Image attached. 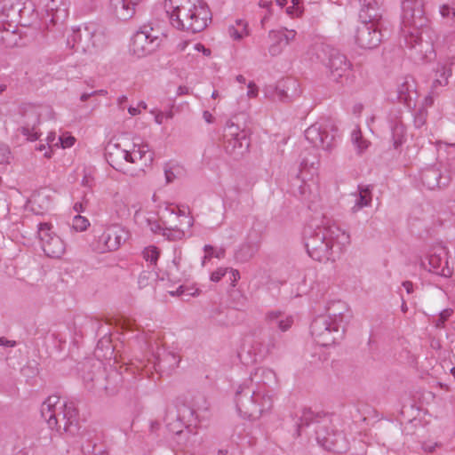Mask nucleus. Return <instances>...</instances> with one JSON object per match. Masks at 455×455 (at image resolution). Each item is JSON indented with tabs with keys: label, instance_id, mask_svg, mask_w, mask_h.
Listing matches in <instances>:
<instances>
[{
	"label": "nucleus",
	"instance_id": "obj_30",
	"mask_svg": "<svg viewBox=\"0 0 455 455\" xmlns=\"http://www.w3.org/2000/svg\"><path fill=\"white\" fill-rule=\"evenodd\" d=\"M170 442L180 449L193 446L198 442L196 426H192V424L186 426L185 429L177 435H173Z\"/></svg>",
	"mask_w": 455,
	"mask_h": 455
},
{
	"label": "nucleus",
	"instance_id": "obj_14",
	"mask_svg": "<svg viewBox=\"0 0 455 455\" xmlns=\"http://www.w3.org/2000/svg\"><path fill=\"white\" fill-rule=\"evenodd\" d=\"M37 234L42 249L46 256L52 259H60L66 251V243L53 230V226L48 222L39 223Z\"/></svg>",
	"mask_w": 455,
	"mask_h": 455
},
{
	"label": "nucleus",
	"instance_id": "obj_53",
	"mask_svg": "<svg viewBox=\"0 0 455 455\" xmlns=\"http://www.w3.org/2000/svg\"><path fill=\"white\" fill-rule=\"evenodd\" d=\"M156 274L154 271H143L139 276V285L145 287L149 283V280L155 279Z\"/></svg>",
	"mask_w": 455,
	"mask_h": 455
},
{
	"label": "nucleus",
	"instance_id": "obj_58",
	"mask_svg": "<svg viewBox=\"0 0 455 455\" xmlns=\"http://www.w3.org/2000/svg\"><path fill=\"white\" fill-rule=\"evenodd\" d=\"M247 97L250 99H254L259 95V87L256 85L254 82H250L247 85Z\"/></svg>",
	"mask_w": 455,
	"mask_h": 455
},
{
	"label": "nucleus",
	"instance_id": "obj_60",
	"mask_svg": "<svg viewBox=\"0 0 455 455\" xmlns=\"http://www.w3.org/2000/svg\"><path fill=\"white\" fill-rule=\"evenodd\" d=\"M313 412L310 410H306L303 411V415L301 416V423L299 425V427H302L304 425L308 426L310 424L309 419H312Z\"/></svg>",
	"mask_w": 455,
	"mask_h": 455
},
{
	"label": "nucleus",
	"instance_id": "obj_29",
	"mask_svg": "<svg viewBox=\"0 0 455 455\" xmlns=\"http://www.w3.org/2000/svg\"><path fill=\"white\" fill-rule=\"evenodd\" d=\"M372 196L369 187L358 188V191L350 194L349 204H351L350 210L353 213H356L363 207L370 206L371 204Z\"/></svg>",
	"mask_w": 455,
	"mask_h": 455
},
{
	"label": "nucleus",
	"instance_id": "obj_31",
	"mask_svg": "<svg viewBox=\"0 0 455 455\" xmlns=\"http://www.w3.org/2000/svg\"><path fill=\"white\" fill-rule=\"evenodd\" d=\"M32 210L36 213L47 211L52 204V193L47 188H43L33 194L30 199Z\"/></svg>",
	"mask_w": 455,
	"mask_h": 455
},
{
	"label": "nucleus",
	"instance_id": "obj_54",
	"mask_svg": "<svg viewBox=\"0 0 455 455\" xmlns=\"http://www.w3.org/2000/svg\"><path fill=\"white\" fill-rule=\"evenodd\" d=\"M252 256V249L249 245L243 246L237 252H236V259L241 261H246Z\"/></svg>",
	"mask_w": 455,
	"mask_h": 455
},
{
	"label": "nucleus",
	"instance_id": "obj_32",
	"mask_svg": "<svg viewBox=\"0 0 455 455\" xmlns=\"http://www.w3.org/2000/svg\"><path fill=\"white\" fill-rule=\"evenodd\" d=\"M266 321L271 325H276L282 331H288L293 324L294 319L279 310H271L266 314Z\"/></svg>",
	"mask_w": 455,
	"mask_h": 455
},
{
	"label": "nucleus",
	"instance_id": "obj_12",
	"mask_svg": "<svg viewBox=\"0 0 455 455\" xmlns=\"http://www.w3.org/2000/svg\"><path fill=\"white\" fill-rule=\"evenodd\" d=\"M337 130L328 120L316 122L305 131V138L315 148L331 152L335 147Z\"/></svg>",
	"mask_w": 455,
	"mask_h": 455
},
{
	"label": "nucleus",
	"instance_id": "obj_55",
	"mask_svg": "<svg viewBox=\"0 0 455 455\" xmlns=\"http://www.w3.org/2000/svg\"><path fill=\"white\" fill-rule=\"evenodd\" d=\"M285 12L291 19L300 18L304 13V7L291 5L286 8Z\"/></svg>",
	"mask_w": 455,
	"mask_h": 455
},
{
	"label": "nucleus",
	"instance_id": "obj_19",
	"mask_svg": "<svg viewBox=\"0 0 455 455\" xmlns=\"http://www.w3.org/2000/svg\"><path fill=\"white\" fill-rule=\"evenodd\" d=\"M153 28L144 27L132 36L131 50L140 58L152 52L158 45V36L152 34Z\"/></svg>",
	"mask_w": 455,
	"mask_h": 455
},
{
	"label": "nucleus",
	"instance_id": "obj_42",
	"mask_svg": "<svg viewBox=\"0 0 455 455\" xmlns=\"http://www.w3.org/2000/svg\"><path fill=\"white\" fill-rule=\"evenodd\" d=\"M228 31L230 36L235 40H240L248 36L247 24L242 20H237L235 26H231Z\"/></svg>",
	"mask_w": 455,
	"mask_h": 455
},
{
	"label": "nucleus",
	"instance_id": "obj_20",
	"mask_svg": "<svg viewBox=\"0 0 455 455\" xmlns=\"http://www.w3.org/2000/svg\"><path fill=\"white\" fill-rule=\"evenodd\" d=\"M127 163L133 164L137 166L135 172H130V175L135 176L137 172H144L145 167L151 164L154 156L153 152L149 149V146L146 143H133L132 149H127Z\"/></svg>",
	"mask_w": 455,
	"mask_h": 455
},
{
	"label": "nucleus",
	"instance_id": "obj_35",
	"mask_svg": "<svg viewBox=\"0 0 455 455\" xmlns=\"http://www.w3.org/2000/svg\"><path fill=\"white\" fill-rule=\"evenodd\" d=\"M83 443L81 449L84 454L92 455H108V452L102 449L98 448L96 442L93 440V435L91 432L84 433L82 435Z\"/></svg>",
	"mask_w": 455,
	"mask_h": 455
},
{
	"label": "nucleus",
	"instance_id": "obj_52",
	"mask_svg": "<svg viewBox=\"0 0 455 455\" xmlns=\"http://www.w3.org/2000/svg\"><path fill=\"white\" fill-rule=\"evenodd\" d=\"M76 142V139L68 132H63L59 136V147L62 148H71Z\"/></svg>",
	"mask_w": 455,
	"mask_h": 455
},
{
	"label": "nucleus",
	"instance_id": "obj_7",
	"mask_svg": "<svg viewBox=\"0 0 455 455\" xmlns=\"http://www.w3.org/2000/svg\"><path fill=\"white\" fill-rule=\"evenodd\" d=\"M107 43L105 28L95 22H88L73 28L67 39V44L71 49L90 53L103 48Z\"/></svg>",
	"mask_w": 455,
	"mask_h": 455
},
{
	"label": "nucleus",
	"instance_id": "obj_56",
	"mask_svg": "<svg viewBox=\"0 0 455 455\" xmlns=\"http://www.w3.org/2000/svg\"><path fill=\"white\" fill-rule=\"evenodd\" d=\"M11 158V151L8 146L0 144V165L9 163Z\"/></svg>",
	"mask_w": 455,
	"mask_h": 455
},
{
	"label": "nucleus",
	"instance_id": "obj_10",
	"mask_svg": "<svg viewBox=\"0 0 455 455\" xmlns=\"http://www.w3.org/2000/svg\"><path fill=\"white\" fill-rule=\"evenodd\" d=\"M315 428L317 443L327 451L336 453L345 452L348 448V441L337 427L339 424V419L323 418L316 422Z\"/></svg>",
	"mask_w": 455,
	"mask_h": 455
},
{
	"label": "nucleus",
	"instance_id": "obj_46",
	"mask_svg": "<svg viewBox=\"0 0 455 455\" xmlns=\"http://www.w3.org/2000/svg\"><path fill=\"white\" fill-rule=\"evenodd\" d=\"M115 211L119 217H124L130 214L127 198L116 196L114 198Z\"/></svg>",
	"mask_w": 455,
	"mask_h": 455
},
{
	"label": "nucleus",
	"instance_id": "obj_4",
	"mask_svg": "<svg viewBox=\"0 0 455 455\" xmlns=\"http://www.w3.org/2000/svg\"><path fill=\"white\" fill-rule=\"evenodd\" d=\"M326 313L315 317L311 323V334L322 347L333 345L342 339L346 326L352 317L348 305L342 300L330 301Z\"/></svg>",
	"mask_w": 455,
	"mask_h": 455
},
{
	"label": "nucleus",
	"instance_id": "obj_33",
	"mask_svg": "<svg viewBox=\"0 0 455 455\" xmlns=\"http://www.w3.org/2000/svg\"><path fill=\"white\" fill-rule=\"evenodd\" d=\"M390 129L392 133V140L395 148H398L406 141V129L400 117L391 121Z\"/></svg>",
	"mask_w": 455,
	"mask_h": 455
},
{
	"label": "nucleus",
	"instance_id": "obj_1",
	"mask_svg": "<svg viewBox=\"0 0 455 455\" xmlns=\"http://www.w3.org/2000/svg\"><path fill=\"white\" fill-rule=\"evenodd\" d=\"M277 385L275 372L267 367H259L237 388L235 396L236 410L241 416L259 419L273 407V386Z\"/></svg>",
	"mask_w": 455,
	"mask_h": 455
},
{
	"label": "nucleus",
	"instance_id": "obj_28",
	"mask_svg": "<svg viewBox=\"0 0 455 455\" xmlns=\"http://www.w3.org/2000/svg\"><path fill=\"white\" fill-rule=\"evenodd\" d=\"M24 0H2L0 10L12 22H20L24 12Z\"/></svg>",
	"mask_w": 455,
	"mask_h": 455
},
{
	"label": "nucleus",
	"instance_id": "obj_39",
	"mask_svg": "<svg viewBox=\"0 0 455 455\" xmlns=\"http://www.w3.org/2000/svg\"><path fill=\"white\" fill-rule=\"evenodd\" d=\"M441 175L438 171L431 169L423 172L422 174V181L423 183L430 189H434L438 187L441 188L445 186V182H441Z\"/></svg>",
	"mask_w": 455,
	"mask_h": 455
},
{
	"label": "nucleus",
	"instance_id": "obj_51",
	"mask_svg": "<svg viewBox=\"0 0 455 455\" xmlns=\"http://www.w3.org/2000/svg\"><path fill=\"white\" fill-rule=\"evenodd\" d=\"M453 310L451 308H445L439 314L437 319L435 321V326L442 329L445 326L446 321L452 315Z\"/></svg>",
	"mask_w": 455,
	"mask_h": 455
},
{
	"label": "nucleus",
	"instance_id": "obj_21",
	"mask_svg": "<svg viewBox=\"0 0 455 455\" xmlns=\"http://www.w3.org/2000/svg\"><path fill=\"white\" fill-rule=\"evenodd\" d=\"M374 20L363 22L356 30V44L363 49H373L381 42V33L375 26Z\"/></svg>",
	"mask_w": 455,
	"mask_h": 455
},
{
	"label": "nucleus",
	"instance_id": "obj_6",
	"mask_svg": "<svg viewBox=\"0 0 455 455\" xmlns=\"http://www.w3.org/2000/svg\"><path fill=\"white\" fill-rule=\"evenodd\" d=\"M41 415L52 429L64 431L74 435L79 431L78 411L73 402L61 401L57 395H50L41 405Z\"/></svg>",
	"mask_w": 455,
	"mask_h": 455
},
{
	"label": "nucleus",
	"instance_id": "obj_13",
	"mask_svg": "<svg viewBox=\"0 0 455 455\" xmlns=\"http://www.w3.org/2000/svg\"><path fill=\"white\" fill-rule=\"evenodd\" d=\"M250 142L246 132L232 121H228L224 128L222 147L225 152L236 158L243 155Z\"/></svg>",
	"mask_w": 455,
	"mask_h": 455
},
{
	"label": "nucleus",
	"instance_id": "obj_23",
	"mask_svg": "<svg viewBox=\"0 0 455 455\" xmlns=\"http://www.w3.org/2000/svg\"><path fill=\"white\" fill-rule=\"evenodd\" d=\"M297 32L294 29L281 28L279 29H272L268 32V37L272 41L268 47V52L271 56L280 55L285 47L290 44L296 37Z\"/></svg>",
	"mask_w": 455,
	"mask_h": 455
},
{
	"label": "nucleus",
	"instance_id": "obj_5",
	"mask_svg": "<svg viewBox=\"0 0 455 455\" xmlns=\"http://www.w3.org/2000/svg\"><path fill=\"white\" fill-rule=\"evenodd\" d=\"M164 9L173 28L192 34L203 31L212 20L210 9L199 0H165Z\"/></svg>",
	"mask_w": 455,
	"mask_h": 455
},
{
	"label": "nucleus",
	"instance_id": "obj_24",
	"mask_svg": "<svg viewBox=\"0 0 455 455\" xmlns=\"http://www.w3.org/2000/svg\"><path fill=\"white\" fill-rule=\"evenodd\" d=\"M327 52L328 60L324 62V65L330 70L332 78L338 82L339 79L347 76L350 70L351 64L347 57L338 50L329 49Z\"/></svg>",
	"mask_w": 455,
	"mask_h": 455
},
{
	"label": "nucleus",
	"instance_id": "obj_62",
	"mask_svg": "<svg viewBox=\"0 0 455 455\" xmlns=\"http://www.w3.org/2000/svg\"><path fill=\"white\" fill-rule=\"evenodd\" d=\"M193 48H194V50H196L197 52H202L204 53V55L208 56L211 54L210 49L205 48L204 45L200 43L195 44L193 45Z\"/></svg>",
	"mask_w": 455,
	"mask_h": 455
},
{
	"label": "nucleus",
	"instance_id": "obj_57",
	"mask_svg": "<svg viewBox=\"0 0 455 455\" xmlns=\"http://www.w3.org/2000/svg\"><path fill=\"white\" fill-rule=\"evenodd\" d=\"M228 272V267H219L211 274L210 279L212 282H219Z\"/></svg>",
	"mask_w": 455,
	"mask_h": 455
},
{
	"label": "nucleus",
	"instance_id": "obj_25",
	"mask_svg": "<svg viewBox=\"0 0 455 455\" xmlns=\"http://www.w3.org/2000/svg\"><path fill=\"white\" fill-rule=\"evenodd\" d=\"M127 148H122L119 143H109L106 148V159L108 163L116 171L128 173L125 169L127 164Z\"/></svg>",
	"mask_w": 455,
	"mask_h": 455
},
{
	"label": "nucleus",
	"instance_id": "obj_16",
	"mask_svg": "<svg viewBox=\"0 0 455 455\" xmlns=\"http://www.w3.org/2000/svg\"><path fill=\"white\" fill-rule=\"evenodd\" d=\"M273 346V344H265L259 337L247 336L238 355L243 364H251L263 360Z\"/></svg>",
	"mask_w": 455,
	"mask_h": 455
},
{
	"label": "nucleus",
	"instance_id": "obj_27",
	"mask_svg": "<svg viewBox=\"0 0 455 455\" xmlns=\"http://www.w3.org/2000/svg\"><path fill=\"white\" fill-rule=\"evenodd\" d=\"M415 81L411 76L400 77L396 83V100L411 107L412 95L416 94Z\"/></svg>",
	"mask_w": 455,
	"mask_h": 455
},
{
	"label": "nucleus",
	"instance_id": "obj_34",
	"mask_svg": "<svg viewBox=\"0 0 455 455\" xmlns=\"http://www.w3.org/2000/svg\"><path fill=\"white\" fill-rule=\"evenodd\" d=\"M360 17L369 20H378L380 17L378 0H361Z\"/></svg>",
	"mask_w": 455,
	"mask_h": 455
},
{
	"label": "nucleus",
	"instance_id": "obj_18",
	"mask_svg": "<svg viewBox=\"0 0 455 455\" xmlns=\"http://www.w3.org/2000/svg\"><path fill=\"white\" fill-rule=\"evenodd\" d=\"M38 6L44 13V20L47 28L63 24L68 16L67 0H40Z\"/></svg>",
	"mask_w": 455,
	"mask_h": 455
},
{
	"label": "nucleus",
	"instance_id": "obj_61",
	"mask_svg": "<svg viewBox=\"0 0 455 455\" xmlns=\"http://www.w3.org/2000/svg\"><path fill=\"white\" fill-rule=\"evenodd\" d=\"M150 113L155 116V122L157 124H162L164 120V113L156 109L150 110Z\"/></svg>",
	"mask_w": 455,
	"mask_h": 455
},
{
	"label": "nucleus",
	"instance_id": "obj_22",
	"mask_svg": "<svg viewBox=\"0 0 455 455\" xmlns=\"http://www.w3.org/2000/svg\"><path fill=\"white\" fill-rule=\"evenodd\" d=\"M452 60L451 58L439 60L433 69V79L430 86L432 94H440L441 88L448 85L449 78L452 76Z\"/></svg>",
	"mask_w": 455,
	"mask_h": 455
},
{
	"label": "nucleus",
	"instance_id": "obj_44",
	"mask_svg": "<svg viewBox=\"0 0 455 455\" xmlns=\"http://www.w3.org/2000/svg\"><path fill=\"white\" fill-rule=\"evenodd\" d=\"M284 87L288 92L290 101L297 99L300 93L301 89L299 82L294 78H286Z\"/></svg>",
	"mask_w": 455,
	"mask_h": 455
},
{
	"label": "nucleus",
	"instance_id": "obj_48",
	"mask_svg": "<svg viewBox=\"0 0 455 455\" xmlns=\"http://www.w3.org/2000/svg\"><path fill=\"white\" fill-rule=\"evenodd\" d=\"M440 14L443 18L448 19L452 26H455V2L443 4L440 7Z\"/></svg>",
	"mask_w": 455,
	"mask_h": 455
},
{
	"label": "nucleus",
	"instance_id": "obj_49",
	"mask_svg": "<svg viewBox=\"0 0 455 455\" xmlns=\"http://www.w3.org/2000/svg\"><path fill=\"white\" fill-rule=\"evenodd\" d=\"M89 226V220L80 214L76 215L72 220L71 227L77 232H83L86 230Z\"/></svg>",
	"mask_w": 455,
	"mask_h": 455
},
{
	"label": "nucleus",
	"instance_id": "obj_11",
	"mask_svg": "<svg viewBox=\"0 0 455 455\" xmlns=\"http://www.w3.org/2000/svg\"><path fill=\"white\" fill-rule=\"evenodd\" d=\"M129 233L119 224H109L94 229L92 248L99 253L115 251L128 239Z\"/></svg>",
	"mask_w": 455,
	"mask_h": 455
},
{
	"label": "nucleus",
	"instance_id": "obj_43",
	"mask_svg": "<svg viewBox=\"0 0 455 455\" xmlns=\"http://www.w3.org/2000/svg\"><path fill=\"white\" fill-rule=\"evenodd\" d=\"M159 256L160 251L154 245L148 246L142 251L143 259L149 264V267L153 268L156 266Z\"/></svg>",
	"mask_w": 455,
	"mask_h": 455
},
{
	"label": "nucleus",
	"instance_id": "obj_50",
	"mask_svg": "<svg viewBox=\"0 0 455 455\" xmlns=\"http://www.w3.org/2000/svg\"><path fill=\"white\" fill-rule=\"evenodd\" d=\"M307 165L308 164L307 160H303L300 164V174L303 180L307 178V174H305L306 170H307V172L310 176L316 174L318 170V162L311 163L309 167Z\"/></svg>",
	"mask_w": 455,
	"mask_h": 455
},
{
	"label": "nucleus",
	"instance_id": "obj_26",
	"mask_svg": "<svg viewBox=\"0 0 455 455\" xmlns=\"http://www.w3.org/2000/svg\"><path fill=\"white\" fill-rule=\"evenodd\" d=\"M140 0H109L108 11L120 20H128L135 14L136 6Z\"/></svg>",
	"mask_w": 455,
	"mask_h": 455
},
{
	"label": "nucleus",
	"instance_id": "obj_2",
	"mask_svg": "<svg viewBox=\"0 0 455 455\" xmlns=\"http://www.w3.org/2000/svg\"><path fill=\"white\" fill-rule=\"evenodd\" d=\"M425 1L403 0L401 31L406 46L414 51L415 57L428 61L435 57L434 31L427 25Z\"/></svg>",
	"mask_w": 455,
	"mask_h": 455
},
{
	"label": "nucleus",
	"instance_id": "obj_45",
	"mask_svg": "<svg viewBox=\"0 0 455 455\" xmlns=\"http://www.w3.org/2000/svg\"><path fill=\"white\" fill-rule=\"evenodd\" d=\"M199 289L180 285L179 288H177L175 291H169L170 295L172 296H180L184 299H188L191 297H196L199 295Z\"/></svg>",
	"mask_w": 455,
	"mask_h": 455
},
{
	"label": "nucleus",
	"instance_id": "obj_15",
	"mask_svg": "<svg viewBox=\"0 0 455 455\" xmlns=\"http://www.w3.org/2000/svg\"><path fill=\"white\" fill-rule=\"evenodd\" d=\"M419 264L423 269L442 276H449L451 274L448 267L446 249L442 245L429 249L424 257H419Z\"/></svg>",
	"mask_w": 455,
	"mask_h": 455
},
{
	"label": "nucleus",
	"instance_id": "obj_9",
	"mask_svg": "<svg viewBox=\"0 0 455 455\" xmlns=\"http://www.w3.org/2000/svg\"><path fill=\"white\" fill-rule=\"evenodd\" d=\"M175 215L180 219V223L179 225L171 226L169 228H163L156 216H147L140 209L136 210L134 219L143 228H148L154 234H161L170 241H177L186 236L187 232L190 230L194 224V220L191 216L187 214L185 211L180 209Z\"/></svg>",
	"mask_w": 455,
	"mask_h": 455
},
{
	"label": "nucleus",
	"instance_id": "obj_38",
	"mask_svg": "<svg viewBox=\"0 0 455 455\" xmlns=\"http://www.w3.org/2000/svg\"><path fill=\"white\" fill-rule=\"evenodd\" d=\"M17 38L18 36L14 26L10 23H0V42L6 46H12L17 43Z\"/></svg>",
	"mask_w": 455,
	"mask_h": 455
},
{
	"label": "nucleus",
	"instance_id": "obj_17",
	"mask_svg": "<svg viewBox=\"0 0 455 455\" xmlns=\"http://www.w3.org/2000/svg\"><path fill=\"white\" fill-rule=\"evenodd\" d=\"M40 106L31 103L22 104L20 107V115L21 116L20 131L29 141H36L39 138L36 125L40 122Z\"/></svg>",
	"mask_w": 455,
	"mask_h": 455
},
{
	"label": "nucleus",
	"instance_id": "obj_59",
	"mask_svg": "<svg viewBox=\"0 0 455 455\" xmlns=\"http://www.w3.org/2000/svg\"><path fill=\"white\" fill-rule=\"evenodd\" d=\"M46 141L49 148H52L53 147L59 148V138L57 139L54 132H51L47 135Z\"/></svg>",
	"mask_w": 455,
	"mask_h": 455
},
{
	"label": "nucleus",
	"instance_id": "obj_8",
	"mask_svg": "<svg viewBox=\"0 0 455 455\" xmlns=\"http://www.w3.org/2000/svg\"><path fill=\"white\" fill-rule=\"evenodd\" d=\"M175 215L180 219V223L179 225L171 226L169 228H163L156 216H147L140 209L136 210L134 219L143 228H148L154 234H161L170 241H177L186 236L187 232L190 230L194 224V220L191 216L187 214L185 211L180 209Z\"/></svg>",
	"mask_w": 455,
	"mask_h": 455
},
{
	"label": "nucleus",
	"instance_id": "obj_3",
	"mask_svg": "<svg viewBox=\"0 0 455 455\" xmlns=\"http://www.w3.org/2000/svg\"><path fill=\"white\" fill-rule=\"evenodd\" d=\"M305 246L308 255L315 260L333 259L350 244V235L333 221L323 219L315 228L304 230Z\"/></svg>",
	"mask_w": 455,
	"mask_h": 455
},
{
	"label": "nucleus",
	"instance_id": "obj_47",
	"mask_svg": "<svg viewBox=\"0 0 455 455\" xmlns=\"http://www.w3.org/2000/svg\"><path fill=\"white\" fill-rule=\"evenodd\" d=\"M166 427L168 430V439L171 441L172 436L180 433L183 429H185L186 426L180 419L176 418L172 421L167 422Z\"/></svg>",
	"mask_w": 455,
	"mask_h": 455
},
{
	"label": "nucleus",
	"instance_id": "obj_40",
	"mask_svg": "<svg viewBox=\"0 0 455 455\" xmlns=\"http://www.w3.org/2000/svg\"><path fill=\"white\" fill-rule=\"evenodd\" d=\"M351 141L358 154H363L370 146V141L363 137L358 126L351 132Z\"/></svg>",
	"mask_w": 455,
	"mask_h": 455
},
{
	"label": "nucleus",
	"instance_id": "obj_36",
	"mask_svg": "<svg viewBox=\"0 0 455 455\" xmlns=\"http://www.w3.org/2000/svg\"><path fill=\"white\" fill-rule=\"evenodd\" d=\"M284 84L285 80H282L279 81L275 86L268 85L265 87V97L280 101H290Z\"/></svg>",
	"mask_w": 455,
	"mask_h": 455
},
{
	"label": "nucleus",
	"instance_id": "obj_63",
	"mask_svg": "<svg viewBox=\"0 0 455 455\" xmlns=\"http://www.w3.org/2000/svg\"><path fill=\"white\" fill-rule=\"evenodd\" d=\"M0 346L7 347H13L16 346V341L7 339L4 337H0Z\"/></svg>",
	"mask_w": 455,
	"mask_h": 455
},
{
	"label": "nucleus",
	"instance_id": "obj_64",
	"mask_svg": "<svg viewBox=\"0 0 455 455\" xmlns=\"http://www.w3.org/2000/svg\"><path fill=\"white\" fill-rule=\"evenodd\" d=\"M165 179L168 183L172 182L175 179L174 172L170 169L164 170Z\"/></svg>",
	"mask_w": 455,
	"mask_h": 455
},
{
	"label": "nucleus",
	"instance_id": "obj_41",
	"mask_svg": "<svg viewBox=\"0 0 455 455\" xmlns=\"http://www.w3.org/2000/svg\"><path fill=\"white\" fill-rule=\"evenodd\" d=\"M204 256L202 259V266L204 267L207 260H210L212 258L223 259L225 257L226 251L222 247L214 248L210 244H206L204 247Z\"/></svg>",
	"mask_w": 455,
	"mask_h": 455
},
{
	"label": "nucleus",
	"instance_id": "obj_37",
	"mask_svg": "<svg viewBox=\"0 0 455 455\" xmlns=\"http://www.w3.org/2000/svg\"><path fill=\"white\" fill-rule=\"evenodd\" d=\"M154 366L156 370L162 371L165 367V363L169 364V367L173 369L179 365L180 358L176 355L172 353H164L163 355L160 354L158 350L156 354H154Z\"/></svg>",
	"mask_w": 455,
	"mask_h": 455
}]
</instances>
